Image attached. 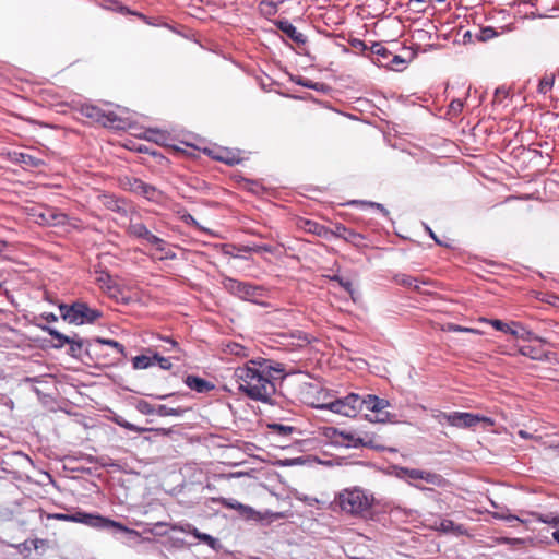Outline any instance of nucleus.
<instances>
[{"mask_svg": "<svg viewBox=\"0 0 559 559\" xmlns=\"http://www.w3.org/2000/svg\"><path fill=\"white\" fill-rule=\"evenodd\" d=\"M271 360H249L235 369L234 377L238 389L252 400L266 401L275 392L273 372H281Z\"/></svg>", "mask_w": 559, "mask_h": 559, "instance_id": "1", "label": "nucleus"}, {"mask_svg": "<svg viewBox=\"0 0 559 559\" xmlns=\"http://www.w3.org/2000/svg\"><path fill=\"white\" fill-rule=\"evenodd\" d=\"M335 502L342 511L353 515H364L369 512L373 502L374 497L372 493L359 487L346 488L342 490Z\"/></svg>", "mask_w": 559, "mask_h": 559, "instance_id": "2", "label": "nucleus"}, {"mask_svg": "<svg viewBox=\"0 0 559 559\" xmlns=\"http://www.w3.org/2000/svg\"><path fill=\"white\" fill-rule=\"evenodd\" d=\"M69 522L81 523L86 526L97 528V530H106V528H116L120 532L133 535L135 537L140 536V533L135 530L129 528L123 524L110 520L108 518L102 516L99 514L86 513V512H75L70 514Z\"/></svg>", "mask_w": 559, "mask_h": 559, "instance_id": "3", "label": "nucleus"}, {"mask_svg": "<svg viewBox=\"0 0 559 559\" xmlns=\"http://www.w3.org/2000/svg\"><path fill=\"white\" fill-rule=\"evenodd\" d=\"M390 402L373 394L364 397L359 395V412H365V417L370 423H388L391 415L386 411Z\"/></svg>", "mask_w": 559, "mask_h": 559, "instance_id": "4", "label": "nucleus"}, {"mask_svg": "<svg viewBox=\"0 0 559 559\" xmlns=\"http://www.w3.org/2000/svg\"><path fill=\"white\" fill-rule=\"evenodd\" d=\"M58 309L64 321L75 325L93 323L102 317L100 311L90 308L84 302H74L71 306L60 304Z\"/></svg>", "mask_w": 559, "mask_h": 559, "instance_id": "5", "label": "nucleus"}, {"mask_svg": "<svg viewBox=\"0 0 559 559\" xmlns=\"http://www.w3.org/2000/svg\"><path fill=\"white\" fill-rule=\"evenodd\" d=\"M437 419L441 425L448 424L456 428H472L478 424H483V427L487 428L495 424L490 417L464 412L440 413Z\"/></svg>", "mask_w": 559, "mask_h": 559, "instance_id": "6", "label": "nucleus"}, {"mask_svg": "<svg viewBox=\"0 0 559 559\" xmlns=\"http://www.w3.org/2000/svg\"><path fill=\"white\" fill-rule=\"evenodd\" d=\"M316 407L329 409L342 416L355 417L359 413V395L356 393H349L343 399H336L326 403L318 404Z\"/></svg>", "mask_w": 559, "mask_h": 559, "instance_id": "7", "label": "nucleus"}, {"mask_svg": "<svg viewBox=\"0 0 559 559\" xmlns=\"http://www.w3.org/2000/svg\"><path fill=\"white\" fill-rule=\"evenodd\" d=\"M397 475L401 479L421 490L425 489V487L421 486L420 481L433 486H440L443 481L441 476L418 468H401Z\"/></svg>", "mask_w": 559, "mask_h": 559, "instance_id": "8", "label": "nucleus"}, {"mask_svg": "<svg viewBox=\"0 0 559 559\" xmlns=\"http://www.w3.org/2000/svg\"><path fill=\"white\" fill-rule=\"evenodd\" d=\"M226 286L231 293L245 300L255 301V299L261 295L258 287L251 286L247 283L237 282L235 280H228Z\"/></svg>", "mask_w": 559, "mask_h": 559, "instance_id": "9", "label": "nucleus"}, {"mask_svg": "<svg viewBox=\"0 0 559 559\" xmlns=\"http://www.w3.org/2000/svg\"><path fill=\"white\" fill-rule=\"evenodd\" d=\"M219 503L228 509L238 511V513L241 516H243L248 520H260L261 519L259 512H257L253 508L242 504L241 502H239L235 499L221 498Z\"/></svg>", "mask_w": 559, "mask_h": 559, "instance_id": "10", "label": "nucleus"}, {"mask_svg": "<svg viewBox=\"0 0 559 559\" xmlns=\"http://www.w3.org/2000/svg\"><path fill=\"white\" fill-rule=\"evenodd\" d=\"M169 527L171 531H179L182 533L191 534L195 538H198L200 542L205 543L206 545H209L212 548L216 547L217 540L214 537H212L211 535H209L206 533L199 532L197 527H194L193 525H191L189 523L170 524Z\"/></svg>", "mask_w": 559, "mask_h": 559, "instance_id": "11", "label": "nucleus"}, {"mask_svg": "<svg viewBox=\"0 0 559 559\" xmlns=\"http://www.w3.org/2000/svg\"><path fill=\"white\" fill-rule=\"evenodd\" d=\"M95 282L109 296L115 297L119 292L112 277L105 271L96 272Z\"/></svg>", "mask_w": 559, "mask_h": 559, "instance_id": "12", "label": "nucleus"}, {"mask_svg": "<svg viewBox=\"0 0 559 559\" xmlns=\"http://www.w3.org/2000/svg\"><path fill=\"white\" fill-rule=\"evenodd\" d=\"M131 189L145 197L147 200L152 201H158L159 199V191H157L154 187L144 183L141 180L135 179L134 182L131 185Z\"/></svg>", "mask_w": 559, "mask_h": 559, "instance_id": "13", "label": "nucleus"}, {"mask_svg": "<svg viewBox=\"0 0 559 559\" xmlns=\"http://www.w3.org/2000/svg\"><path fill=\"white\" fill-rule=\"evenodd\" d=\"M508 333L515 338H521L523 341H532L537 338L531 331L526 330L518 322L510 323Z\"/></svg>", "mask_w": 559, "mask_h": 559, "instance_id": "14", "label": "nucleus"}, {"mask_svg": "<svg viewBox=\"0 0 559 559\" xmlns=\"http://www.w3.org/2000/svg\"><path fill=\"white\" fill-rule=\"evenodd\" d=\"M280 29L292 38L295 43H305V37L297 28L288 21L278 22Z\"/></svg>", "mask_w": 559, "mask_h": 559, "instance_id": "15", "label": "nucleus"}, {"mask_svg": "<svg viewBox=\"0 0 559 559\" xmlns=\"http://www.w3.org/2000/svg\"><path fill=\"white\" fill-rule=\"evenodd\" d=\"M129 234L133 237L148 241L150 236L153 234L142 223H131L128 229Z\"/></svg>", "mask_w": 559, "mask_h": 559, "instance_id": "16", "label": "nucleus"}, {"mask_svg": "<svg viewBox=\"0 0 559 559\" xmlns=\"http://www.w3.org/2000/svg\"><path fill=\"white\" fill-rule=\"evenodd\" d=\"M435 528L443 533H454L457 535L463 533V530L460 525H455L454 522L447 519H443L438 524H436Z\"/></svg>", "mask_w": 559, "mask_h": 559, "instance_id": "17", "label": "nucleus"}, {"mask_svg": "<svg viewBox=\"0 0 559 559\" xmlns=\"http://www.w3.org/2000/svg\"><path fill=\"white\" fill-rule=\"evenodd\" d=\"M555 81L556 75L554 73H546L539 81L538 92L544 95L548 94L552 90Z\"/></svg>", "mask_w": 559, "mask_h": 559, "instance_id": "18", "label": "nucleus"}, {"mask_svg": "<svg viewBox=\"0 0 559 559\" xmlns=\"http://www.w3.org/2000/svg\"><path fill=\"white\" fill-rule=\"evenodd\" d=\"M186 384L190 389L195 390L197 392H204L210 388L209 383L205 380L193 376L187 377Z\"/></svg>", "mask_w": 559, "mask_h": 559, "instance_id": "19", "label": "nucleus"}, {"mask_svg": "<svg viewBox=\"0 0 559 559\" xmlns=\"http://www.w3.org/2000/svg\"><path fill=\"white\" fill-rule=\"evenodd\" d=\"M68 345H69V350H68L69 355H71L74 358L81 357L82 352H83V341L80 337H78V336L71 337Z\"/></svg>", "mask_w": 559, "mask_h": 559, "instance_id": "20", "label": "nucleus"}, {"mask_svg": "<svg viewBox=\"0 0 559 559\" xmlns=\"http://www.w3.org/2000/svg\"><path fill=\"white\" fill-rule=\"evenodd\" d=\"M132 364H133L134 369H147L154 365V355L153 356H146V355L135 356L132 359Z\"/></svg>", "mask_w": 559, "mask_h": 559, "instance_id": "21", "label": "nucleus"}, {"mask_svg": "<svg viewBox=\"0 0 559 559\" xmlns=\"http://www.w3.org/2000/svg\"><path fill=\"white\" fill-rule=\"evenodd\" d=\"M43 330H46L50 335H52L55 337V340L57 341L55 344H53V347L55 348H61L63 347L66 344H68L70 342V338L69 336L67 335H63L61 333H59L57 330L55 329H51V328H46V326H43Z\"/></svg>", "mask_w": 559, "mask_h": 559, "instance_id": "22", "label": "nucleus"}, {"mask_svg": "<svg viewBox=\"0 0 559 559\" xmlns=\"http://www.w3.org/2000/svg\"><path fill=\"white\" fill-rule=\"evenodd\" d=\"M150 245H152L156 250L160 251L162 255L160 258L168 257V250L166 242L160 239L159 237L152 235L150 236V239L147 241Z\"/></svg>", "mask_w": 559, "mask_h": 559, "instance_id": "23", "label": "nucleus"}, {"mask_svg": "<svg viewBox=\"0 0 559 559\" xmlns=\"http://www.w3.org/2000/svg\"><path fill=\"white\" fill-rule=\"evenodd\" d=\"M82 112L84 116H86L87 118H91L92 120H95L98 122L102 121L103 114H102L100 109L97 108L96 106L86 105L82 108Z\"/></svg>", "mask_w": 559, "mask_h": 559, "instance_id": "24", "label": "nucleus"}, {"mask_svg": "<svg viewBox=\"0 0 559 559\" xmlns=\"http://www.w3.org/2000/svg\"><path fill=\"white\" fill-rule=\"evenodd\" d=\"M183 413V409L181 408H174V407H169L167 405H159L157 408H156V414L159 415V416H180L182 415Z\"/></svg>", "mask_w": 559, "mask_h": 559, "instance_id": "25", "label": "nucleus"}, {"mask_svg": "<svg viewBox=\"0 0 559 559\" xmlns=\"http://www.w3.org/2000/svg\"><path fill=\"white\" fill-rule=\"evenodd\" d=\"M226 352L229 353L230 355H235V356H239V357L248 356L247 348L238 343L228 344Z\"/></svg>", "mask_w": 559, "mask_h": 559, "instance_id": "26", "label": "nucleus"}, {"mask_svg": "<svg viewBox=\"0 0 559 559\" xmlns=\"http://www.w3.org/2000/svg\"><path fill=\"white\" fill-rule=\"evenodd\" d=\"M520 353L523 355V356H527L532 359H542L543 357V353L539 350V349H536L530 345H525V346H522L520 348Z\"/></svg>", "mask_w": 559, "mask_h": 559, "instance_id": "27", "label": "nucleus"}, {"mask_svg": "<svg viewBox=\"0 0 559 559\" xmlns=\"http://www.w3.org/2000/svg\"><path fill=\"white\" fill-rule=\"evenodd\" d=\"M115 423H116L117 425H119L120 427H122V428H126V429H128V430H130V431H134V432H139V433H141V432H144V431H147V430H148V429H146V428H142V427L135 426V425H133V424H131V423L127 421L126 419H123V418H121V417L115 418Z\"/></svg>", "mask_w": 559, "mask_h": 559, "instance_id": "28", "label": "nucleus"}, {"mask_svg": "<svg viewBox=\"0 0 559 559\" xmlns=\"http://www.w3.org/2000/svg\"><path fill=\"white\" fill-rule=\"evenodd\" d=\"M57 221L56 223H59L58 216L52 214L49 210H47V213H37V224H50Z\"/></svg>", "mask_w": 559, "mask_h": 559, "instance_id": "29", "label": "nucleus"}, {"mask_svg": "<svg viewBox=\"0 0 559 559\" xmlns=\"http://www.w3.org/2000/svg\"><path fill=\"white\" fill-rule=\"evenodd\" d=\"M97 342L100 343V344H104V345H107V346H110L115 349H117V352L121 355H124V347L122 344H120L119 342L117 341H114V340H109V338H97Z\"/></svg>", "mask_w": 559, "mask_h": 559, "instance_id": "30", "label": "nucleus"}, {"mask_svg": "<svg viewBox=\"0 0 559 559\" xmlns=\"http://www.w3.org/2000/svg\"><path fill=\"white\" fill-rule=\"evenodd\" d=\"M157 364L163 370H169L173 367L169 358L163 357L159 354H154V365Z\"/></svg>", "mask_w": 559, "mask_h": 559, "instance_id": "31", "label": "nucleus"}, {"mask_svg": "<svg viewBox=\"0 0 559 559\" xmlns=\"http://www.w3.org/2000/svg\"><path fill=\"white\" fill-rule=\"evenodd\" d=\"M537 520L550 524L552 526H559V515L558 514H546V515H537Z\"/></svg>", "mask_w": 559, "mask_h": 559, "instance_id": "32", "label": "nucleus"}, {"mask_svg": "<svg viewBox=\"0 0 559 559\" xmlns=\"http://www.w3.org/2000/svg\"><path fill=\"white\" fill-rule=\"evenodd\" d=\"M480 321L490 323L496 330L508 333L509 325L508 323L502 322L501 320H487V319H480Z\"/></svg>", "mask_w": 559, "mask_h": 559, "instance_id": "33", "label": "nucleus"}, {"mask_svg": "<svg viewBox=\"0 0 559 559\" xmlns=\"http://www.w3.org/2000/svg\"><path fill=\"white\" fill-rule=\"evenodd\" d=\"M136 408L144 415L156 413V408H154L150 403L145 401L139 402Z\"/></svg>", "mask_w": 559, "mask_h": 559, "instance_id": "34", "label": "nucleus"}, {"mask_svg": "<svg viewBox=\"0 0 559 559\" xmlns=\"http://www.w3.org/2000/svg\"><path fill=\"white\" fill-rule=\"evenodd\" d=\"M448 331L468 332V333H476V334L479 333L478 330H475V329H472V328H463V326L455 325V324H448Z\"/></svg>", "mask_w": 559, "mask_h": 559, "instance_id": "35", "label": "nucleus"}, {"mask_svg": "<svg viewBox=\"0 0 559 559\" xmlns=\"http://www.w3.org/2000/svg\"><path fill=\"white\" fill-rule=\"evenodd\" d=\"M167 524L164 522H157L155 523L147 532L151 534L157 535V536H164L166 535V532L159 531V528L166 526Z\"/></svg>", "mask_w": 559, "mask_h": 559, "instance_id": "36", "label": "nucleus"}, {"mask_svg": "<svg viewBox=\"0 0 559 559\" xmlns=\"http://www.w3.org/2000/svg\"><path fill=\"white\" fill-rule=\"evenodd\" d=\"M493 516L496 519H500V520H504V521H510V520H518V521H521V519L519 516H515V515H512V514H509L507 512H496L493 514Z\"/></svg>", "mask_w": 559, "mask_h": 559, "instance_id": "37", "label": "nucleus"}, {"mask_svg": "<svg viewBox=\"0 0 559 559\" xmlns=\"http://www.w3.org/2000/svg\"><path fill=\"white\" fill-rule=\"evenodd\" d=\"M548 451L550 456H559V442L556 444H550L548 447Z\"/></svg>", "mask_w": 559, "mask_h": 559, "instance_id": "38", "label": "nucleus"}, {"mask_svg": "<svg viewBox=\"0 0 559 559\" xmlns=\"http://www.w3.org/2000/svg\"><path fill=\"white\" fill-rule=\"evenodd\" d=\"M41 317L44 319H46L47 321H56L57 320V316L52 312L43 311Z\"/></svg>", "mask_w": 559, "mask_h": 559, "instance_id": "39", "label": "nucleus"}, {"mask_svg": "<svg viewBox=\"0 0 559 559\" xmlns=\"http://www.w3.org/2000/svg\"><path fill=\"white\" fill-rule=\"evenodd\" d=\"M495 34H496L495 31L492 28H490V27L485 28L483 31V35H484L485 39L492 37Z\"/></svg>", "mask_w": 559, "mask_h": 559, "instance_id": "40", "label": "nucleus"}, {"mask_svg": "<svg viewBox=\"0 0 559 559\" xmlns=\"http://www.w3.org/2000/svg\"><path fill=\"white\" fill-rule=\"evenodd\" d=\"M20 155L22 157V163H24V164H32L33 163L32 156L24 155L23 153H21Z\"/></svg>", "mask_w": 559, "mask_h": 559, "instance_id": "41", "label": "nucleus"}, {"mask_svg": "<svg viewBox=\"0 0 559 559\" xmlns=\"http://www.w3.org/2000/svg\"><path fill=\"white\" fill-rule=\"evenodd\" d=\"M300 85L302 86H306V87H309V88H314L317 90V84H313L311 82H308V81H299L298 82Z\"/></svg>", "mask_w": 559, "mask_h": 559, "instance_id": "42", "label": "nucleus"}, {"mask_svg": "<svg viewBox=\"0 0 559 559\" xmlns=\"http://www.w3.org/2000/svg\"><path fill=\"white\" fill-rule=\"evenodd\" d=\"M52 518L58 519V520L68 521V522H69V519H68V518H70V514H62V513H58V514L52 515Z\"/></svg>", "mask_w": 559, "mask_h": 559, "instance_id": "43", "label": "nucleus"}, {"mask_svg": "<svg viewBox=\"0 0 559 559\" xmlns=\"http://www.w3.org/2000/svg\"><path fill=\"white\" fill-rule=\"evenodd\" d=\"M43 296L48 302H53L52 295H50L47 290H44Z\"/></svg>", "mask_w": 559, "mask_h": 559, "instance_id": "44", "label": "nucleus"}, {"mask_svg": "<svg viewBox=\"0 0 559 559\" xmlns=\"http://www.w3.org/2000/svg\"><path fill=\"white\" fill-rule=\"evenodd\" d=\"M39 475H40L41 479H39L38 481L41 483V481H45V480H50V476L46 472H40Z\"/></svg>", "mask_w": 559, "mask_h": 559, "instance_id": "45", "label": "nucleus"}, {"mask_svg": "<svg viewBox=\"0 0 559 559\" xmlns=\"http://www.w3.org/2000/svg\"><path fill=\"white\" fill-rule=\"evenodd\" d=\"M216 158L219 159V160H223V162H225L227 164H233L234 163V159L227 158V157H225L223 155H219Z\"/></svg>", "mask_w": 559, "mask_h": 559, "instance_id": "46", "label": "nucleus"}, {"mask_svg": "<svg viewBox=\"0 0 559 559\" xmlns=\"http://www.w3.org/2000/svg\"><path fill=\"white\" fill-rule=\"evenodd\" d=\"M281 431H283L284 433L286 432H290L293 430L292 427H286V426H276Z\"/></svg>", "mask_w": 559, "mask_h": 559, "instance_id": "47", "label": "nucleus"}, {"mask_svg": "<svg viewBox=\"0 0 559 559\" xmlns=\"http://www.w3.org/2000/svg\"><path fill=\"white\" fill-rule=\"evenodd\" d=\"M373 51H377L378 53H381V52H385V51H386V49H385V48H383V47H381L380 45H376V46L373 47Z\"/></svg>", "mask_w": 559, "mask_h": 559, "instance_id": "48", "label": "nucleus"}, {"mask_svg": "<svg viewBox=\"0 0 559 559\" xmlns=\"http://www.w3.org/2000/svg\"><path fill=\"white\" fill-rule=\"evenodd\" d=\"M403 62V60L399 57V56H394L391 63L392 64H397V63H401Z\"/></svg>", "mask_w": 559, "mask_h": 559, "instance_id": "49", "label": "nucleus"}, {"mask_svg": "<svg viewBox=\"0 0 559 559\" xmlns=\"http://www.w3.org/2000/svg\"><path fill=\"white\" fill-rule=\"evenodd\" d=\"M519 436L523 439H527L531 437L525 430H520Z\"/></svg>", "mask_w": 559, "mask_h": 559, "instance_id": "50", "label": "nucleus"}, {"mask_svg": "<svg viewBox=\"0 0 559 559\" xmlns=\"http://www.w3.org/2000/svg\"><path fill=\"white\" fill-rule=\"evenodd\" d=\"M166 342H168L173 348H177L178 347V344L176 341L174 340H170V338H165Z\"/></svg>", "mask_w": 559, "mask_h": 559, "instance_id": "51", "label": "nucleus"}, {"mask_svg": "<svg viewBox=\"0 0 559 559\" xmlns=\"http://www.w3.org/2000/svg\"><path fill=\"white\" fill-rule=\"evenodd\" d=\"M552 537H554V539L559 544V531H555V532L552 533Z\"/></svg>", "mask_w": 559, "mask_h": 559, "instance_id": "52", "label": "nucleus"}, {"mask_svg": "<svg viewBox=\"0 0 559 559\" xmlns=\"http://www.w3.org/2000/svg\"><path fill=\"white\" fill-rule=\"evenodd\" d=\"M508 523H510L511 526H513V523L514 522H518V523H524V520L521 519V521H518V520H510V521H507Z\"/></svg>", "mask_w": 559, "mask_h": 559, "instance_id": "53", "label": "nucleus"}, {"mask_svg": "<svg viewBox=\"0 0 559 559\" xmlns=\"http://www.w3.org/2000/svg\"><path fill=\"white\" fill-rule=\"evenodd\" d=\"M342 285L346 288V290H350V283L346 282V283H342Z\"/></svg>", "mask_w": 559, "mask_h": 559, "instance_id": "54", "label": "nucleus"}, {"mask_svg": "<svg viewBox=\"0 0 559 559\" xmlns=\"http://www.w3.org/2000/svg\"><path fill=\"white\" fill-rule=\"evenodd\" d=\"M187 222H191V223L195 224V221H194V218L191 215H189L187 217Z\"/></svg>", "mask_w": 559, "mask_h": 559, "instance_id": "55", "label": "nucleus"}, {"mask_svg": "<svg viewBox=\"0 0 559 559\" xmlns=\"http://www.w3.org/2000/svg\"><path fill=\"white\" fill-rule=\"evenodd\" d=\"M306 500L309 502V504H312L313 501L318 502V499H311V500L306 499Z\"/></svg>", "mask_w": 559, "mask_h": 559, "instance_id": "56", "label": "nucleus"}, {"mask_svg": "<svg viewBox=\"0 0 559 559\" xmlns=\"http://www.w3.org/2000/svg\"><path fill=\"white\" fill-rule=\"evenodd\" d=\"M429 233H430V236H431V237H433V238L436 239V237H435L433 233H432L431 230H429Z\"/></svg>", "mask_w": 559, "mask_h": 559, "instance_id": "57", "label": "nucleus"}]
</instances>
